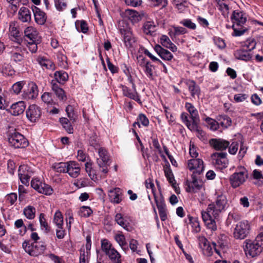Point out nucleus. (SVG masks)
Here are the masks:
<instances>
[{
	"label": "nucleus",
	"mask_w": 263,
	"mask_h": 263,
	"mask_svg": "<svg viewBox=\"0 0 263 263\" xmlns=\"http://www.w3.org/2000/svg\"><path fill=\"white\" fill-rule=\"evenodd\" d=\"M154 49L158 54L164 60L170 61L173 57V54L169 51L163 48L159 45H156Z\"/></svg>",
	"instance_id": "nucleus-24"
},
{
	"label": "nucleus",
	"mask_w": 263,
	"mask_h": 263,
	"mask_svg": "<svg viewBox=\"0 0 263 263\" xmlns=\"http://www.w3.org/2000/svg\"><path fill=\"white\" fill-rule=\"evenodd\" d=\"M39 221L41 226V229L46 233H48L50 231V227L45 217L44 213H41L39 216Z\"/></svg>",
	"instance_id": "nucleus-41"
},
{
	"label": "nucleus",
	"mask_w": 263,
	"mask_h": 263,
	"mask_svg": "<svg viewBox=\"0 0 263 263\" xmlns=\"http://www.w3.org/2000/svg\"><path fill=\"white\" fill-rule=\"evenodd\" d=\"M10 48L11 49L10 51L11 60L16 63L22 62L24 58L23 53L25 49L19 45L11 46Z\"/></svg>",
	"instance_id": "nucleus-11"
},
{
	"label": "nucleus",
	"mask_w": 263,
	"mask_h": 263,
	"mask_svg": "<svg viewBox=\"0 0 263 263\" xmlns=\"http://www.w3.org/2000/svg\"><path fill=\"white\" fill-rule=\"evenodd\" d=\"M107 255L112 263H121V256L120 254L115 249L111 250L105 254Z\"/></svg>",
	"instance_id": "nucleus-31"
},
{
	"label": "nucleus",
	"mask_w": 263,
	"mask_h": 263,
	"mask_svg": "<svg viewBox=\"0 0 263 263\" xmlns=\"http://www.w3.org/2000/svg\"><path fill=\"white\" fill-rule=\"evenodd\" d=\"M210 144L217 151L225 150L230 145L229 141L221 139H212L210 140Z\"/></svg>",
	"instance_id": "nucleus-15"
},
{
	"label": "nucleus",
	"mask_w": 263,
	"mask_h": 263,
	"mask_svg": "<svg viewBox=\"0 0 263 263\" xmlns=\"http://www.w3.org/2000/svg\"><path fill=\"white\" fill-rule=\"evenodd\" d=\"M101 248L105 254L114 248L109 241L105 239L101 241Z\"/></svg>",
	"instance_id": "nucleus-55"
},
{
	"label": "nucleus",
	"mask_w": 263,
	"mask_h": 263,
	"mask_svg": "<svg viewBox=\"0 0 263 263\" xmlns=\"http://www.w3.org/2000/svg\"><path fill=\"white\" fill-rule=\"evenodd\" d=\"M156 25L154 21H146L142 26V30L144 34L152 35L156 30Z\"/></svg>",
	"instance_id": "nucleus-26"
},
{
	"label": "nucleus",
	"mask_w": 263,
	"mask_h": 263,
	"mask_svg": "<svg viewBox=\"0 0 263 263\" xmlns=\"http://www.w3.org/2000/svg\"><path fill=\"white\" fill-rule=\"evenodd\" d=\"M24 85L23 81H20L14 84L12 87V90L16 94H18L23 88Z\"/></svg>",
	"instance_id": "nucleus-63"
},
{
	"label": "nucleus",
	"mask_w": 263,
	"mask_h": 263,
	"mask_svg": "<svg viewBox=\"0 0 263 263\" xmlns=\"http://www.w3.org/2000/svg\"><path fill=\"white\" fill-rule=\"evenodd\" d=\"M232 21L233 23V25H236L238 27H241L246 22L247 18L244 14L240 11H234L231 16Z\"/></svg>",
	"instance_id": "nucleus-16"
},
{
	"label": "nucleus",
	"mask_w": 263,
	"mask_h": 263,
	"mask_svg": "<svg viewBox=\"0 0 263 263\" xmlns=\"http://www.w3.org/2000/svg\"><path fill=\"white\" fill-rule=\"evenodd\" d=\"M39 90L36 84L33 82H29L24 89L23 97L27 100L33 99L37 97Z\"/></svg>",
	"instance_id": "nucleus-9"
},
{
	"label": "nucleus",
	"mask_w": 263,
	"mask_h": 263,
	"mask_svg": "<svg viewBox=\"0 0 263 263\" xmlns=\"http://www.w3.org/2000/svg\"><path fill=\"white\" fill-rule=\"evenodd\" d=\"M55 80L59 83L64 84L68 79V74L64 71H57L54 73Z\"/></svg>",
	"instance_id": "nucleus-34"
},
{
	"label": "nucleus",
	"mask_w": 263,
	"mask_h": 263,
	"mask_svg": "<svg viewBox=\"0 0 263 263\" xmlns=\"http://www.w3.org/2000/svg\"><path fill=\"white\" fill-rule=\"evenodd\" d=\"M119 30L123 36L125 46L128 48L133 47L136 42V39L131 28L125 24V25L121 26Z\"/></svg>",
	"instance_id": "nucleus-5"
},
{
	"label": "nucleus",
	"mask_w": 263,
	"mask_h": 263,
	"mask_svg": "<svg viewBox=\"0 0 263 263\" xmlns=\"http://www.w3.org/2000/svg\"><path fill=\"white\" fill-rule=\"evenodd\" d=\"M234 54L237 59L246 61L250 60L252 57L249 51L243 48L237 50Z\"/></svg>",
	"instance_id": "nucleus-30"
},
{
	"label": "nucleus",
	"mask_w": 263,
	"mask_h": 263,
	"mask_svg": "<svg viewBox=\"0 0 263 263\" xmlns=\"http://www.w3.org/2000/svg\"><path fill=\"white\" fill-rule=\"evenodd\" d=\"M43 182L37 178H33L31 181V186L36 191L39 192Z\"/></svg>",
	"instance_id": "nucleus-64"
},
{
	"label": "nucleus",
	"mask_w": 263,
	"mask_h": 263,
	"mask_svg": "<svg viewBox=\"0 0 263 263\" xmlns=\"http://www.w3.org/2000/svg\"><path fill=\"white\" fill-rule=\"evenodd\" d=\"M149 120L146 116L143 114H140L137 117V121L133 123V126L136 127L137 125L140 127V124H141L143 126L147 127L149 125Z\"/></svg>",
	"instance_id": "nucleus-36"
},
{
	"label": "nucleus",
	"mask_w": 263,
	"mask_h": 263,
	"mask_svg": "<svg viewBox=\"0 0 263 263\" xmlns=\"http://www.w3.org/2000/svg\"><path fill=\"white\" fill-rule=\"evenodd\" d=\"M52 192L53 190L50 185L43 183L39 193L50 195L52 193Z\"/></svg>",
	"instance_id": "nucleus-54"
},
{
	"label": "nucleus",
	"mask_w": 263,
	"mask_h": 263,
	"mask_svg": "<svg viewBox=\"0 0 263 263\" xmlns=\"http://www.w3.org/2000/svg\"><path fill=\"white\" fill-rule=\"evenodd\" d=\"M33 172L32 168L27 165H21L18 170V175L22 183L28 185L30 177L33 175Z\"/></svg>",
	"instance_id": "nucleus-8"
},
{
	"label": "nucleus",
	"mask_w": 263,
	"mask_h": 263,
	"mask_svg": "<svg viewBox=\"0 0 263 263\" xmlns=\"http://www.w3.org/2000/svg\"><path fill=\"white\" fill-rule=\"evenodd\" d=\"M8 141L12 146L16 148H25L29 144L27 139L15 130L9 133Z\"/></svg>",
	"instance_id": "nucleus-4"
},
{
	"label": "nucleus",
	"mask_w": 263,
	"mask_h": 263,
	"mask_svg": "<svg viewBox=\"0 0 263 263\" xmlns=\"http://www.w3.org/2000/svg\"><path fill=\"white\" fill-rule=\"evenodd\" d=\"M24 34L29 41L39 40L38 32L36 29L32 27H28L25 29Z\"/></svg>",
	"instance_id": "nucleus-27"
},
{
	"label": "nucleus",
	"mask_w": 263,
	"mask_h": 263,
	"mask_svg": "<svg viewBox=\"0 0 263 263\" xmlns=\"http://www.w3.org/2000/svg\"><path fill=\"white\" fill-rule=\"evenodd\" d=\"M248 176V171L245 167L242 166L237 167L236 172L229 177L231 186L233 189L238 187L246 181Z\"/></svg>",
	"instance_id": "nucleus-3"
},
{
	"label": "nucleus",
	"mask_w": 263,
	"mask_h": 263,
	"mask_svg": "<svg viewBox=\"0 0 263 263\" xmlns=\"http://www.w3.org/2000/svg\"><path fill=\"white\" fill-rule=\"evenodd\" d=\"M125 15L132 22V23L135 24L141 20L143 16V14H140L134 10L127 9L125 11Z\"/></svg>",
	"instance_id": "nucleus-22"
},
{
	"label": "nucleus",
	"mask_w": 263,
	"mask_h": 263,
	"mask_svg": "<svg viewBox=\"0 0 263 263\" xmlns=\"http://www.w3.org/2000/svg\"><path fill=\"white\" fill-rule=\"evenodd\" d=\"M80 164L74 161H68L67 172L71 177L77 178L80 174Z\"/></svg>",
	"instance_id": "nucleus-13"
},
{
	"label": "nucleus",
	"mask_w": 263,
	"mask_h": 263,
	"mask_svg": "<svg viewBox=\"0 0 263 263\" xmlns=\"http://www.w3.org/2000/svg\"><path fill=\"white\" fill-rule=\"evenodd\" d=\"M18 18L24 23H29L31 20V11L29 8L22 7L18 11Z\"/></svg>",
	"instance_id": "nucleus-23"
},
{
	"label": "nucleus",
	"mask_w": 263,
	"mask_h": 263,
	"mask_svg": "<svg viewBox=\"0 0 263 263\" xmlns=\"http://www.w3.org/2000/svg\"><path fill=\"white\" fill-rule=\"evenodd\" d=\"M92 213V210L88 206H83L79 211V214L81 217H88Z\"/></svg>",
	"instance_id": "nucleus-52"
},
{
	"label": "nucleus",
	"mask_w": 263,
	"mask_h": 263,
	"mask_svg": "<svg viewBox=\"0 0 263 263\" xmlns=\"http://www.w3.org/2000/svg\"><path fill=\"white\" fill-rule=\"evenodd\" d=\"M154 197L158 210L166 209L164 198L161 194H160L159 197H157L156 194H154Z\"/></svg>",
	"instance_id": "nucleus-46"
},
{
	"label": "nucleus",
	"mask_w": 263,
	"mask_h": 263,
	"mask_svg": "<svg viewBox=\"0 0 263 263\" xmlns=\"http://www.w3.org/2000/svg\"><path fill=\"white\" fill-rule=\"evenodd\" d=\"M68 162H60L54 165V168L57 172L66 173Z\"/></svg>",
	"instance_id": "nucleus-53"
},
{
	"label": "nucleus",
	"mask_w": 263,
	"mask_h": 263,
	"mask_svg": "<svg viewBox=\"0 0 263 263\" xmlns=\"http://www.w3.org/2000/svg\"><path fill=\"white\" fill-rule=\"evenodd\" d=\"M15 227L17 228H22V230H20V234L23 235L26 232V227L24 224V222L22 219H18L15 221Z\"/></svg>",
	"instance_id": "nucleus-57"
},
{
	"label": "nucleus",
	"mask_w": 263,
	"mask_h": 263,
	"mask_svg": "<svg viewBox=\"0 0 263 263\" xmlns=\"http://www.w3.org/2000/svg\"><path fill=\"white\" fill-rule=\"evenodd\" d=\"M217 120L219 125H221L224 128H227L232 124V120L227 115H219L217 117Z\"/></svg>",
	"instance_id": "nucleus-38"
},
{
	"label": "nucleus",
	"mask_w": 263,
	"mask_h": 263,
	"mask_svg": "<svg viewBox=\"0 0 263 263\" xmlns=\"http://www.w3.org/2000/svg\"><path fill=\"white\" fill-rule=\"evenodd\" d=\"M256 46V42L253 39H248L243 43L242 45V48L245 49L248 51L254 49Z\"/></svg>",
	"instance_id": "nucleus-50"
},
{
	"label": "nucleus",
	"mask_w": 263,
	"mask_h": 263,
	"mask_svg": "<svg viewBox=\"0 0 263 263\" xmlns=\"http://www.w3.org/2000/svg\"><path fill=\"white\" fill-rule=\"evenodd\" d=\"M97 163L99 167V171L104 175L107 174L108 172V166L110 165L109 162L101 161L100 160H97Z\"/></svg>",
	"instance_id": "nucleus-48"
},
{
	"label": "nucleus",
	"mask_w": 263,
	"mask_h": 263,
	"mask_svg": "<svg viewBox=\"0 0 263 263\" xmlns=\"http://www.w3.org/2000/svg\"><path fill=\"white\" fill-rule=\"evenodd\" d=\"M65 111L66 112L68 117L69 118L70 121L71 123H73L76 122L78 118L77 113L74 109L73 106L68 105L66 107Z\"/></svg>",
	"instance_id": "nucleus-37"
},
{
	"label": "nucleus",
	"mask_w": 263,
	"mask_h": 263,
	"mask_svg": "<svg viewBox=\"0 0 263 263\" xmlns=\"http://www.w3.org/2000/svg\"><path fill=\"white\" fill-rule=\"evenodd\" d=\"M89 145L94 147L96 149H99L100 147L99 139L96 135L90 137L89 139Z\"/></svg>",
	"instance_id": "nucleus-56"
},
{
	"label": "nucleus",
	"mask_w": 263,
	"mask_h": 263,
	"mask_svg": "<svg viewBox=\"0 0 263 263\" xmlns=\"http://www.w3.org/2000/svg\"><path fill=\"white\" fill-rule=\"evenodd\" d=\"M37 61L41 66L44 67L47 69L54 70L55 68V66L53 62L49 59L41 57L39 58Z\"/></svg>",
	"instance_id": "nucleus-35"
},
{
	"label": "nucleus",
	"mask_w": 263,
	"mask_h": 263,
	"mask_svg": "<svg viewBox=\"0 0 263 263\" xmlns=\"http://www.w3.org/2000/svg\"><path fill=\"white\" fill-rule=\"evenodd\" d=\"M205 121L207 123L209 127L213 130H217L219 127V123L215 120L210 118L206 117L205 119Z\"/></svg>",
	"instance_id": "nucleus-51"
},
{
	"label": "nucleus",
	"mask_w": 263,
	"mask_h": 263,
	"mask_svg": "<svg viewBox=\"0 0 263 263\" xmlns=\"http://www.w3.org/2000/svg\"><path fill=\"white\" fill-rule=\"evenodd\" d=\"M25 108V103L24 101H19L11 106L9 111L13 116H18L24 112Z\"/></svg>",
	"instance_id": "nucleus-18"
},
{
	"label": "nucleus",
	"mask_w": 263,
	"mask_h": 263,
	"mask_svg": "<svg viewBox=\"0 0 263 263\" xmlns=\"http://www.w3.org/2000/svg\"><path fill=\"white\" fill-rule=\"evenodd\" d=\"M115 221L124 229L127 230L128 222L125 217L121 213H117L115 216Z\"/></svg>",
	"instance_id": "nucleus-39"
},
{
	"label": "nucleus",
	"mask_w": 263,
	"mask_h": 263,
	"mask_svg": "<svg viewBox=\"0 0 263 263\" xmlns=\"http://www.w3.org/2000/svg\"><path fill=\"white\" fill-rule=\"evenodd\" d=\"M23 247L26 252L30 255L37 256L43 253L46 249V246L43 244L39 243H32L31 246L27 242L23 243Z\"/></svg>",
	"instance_id": "nucleus-6"
},
{
	"label": "nucleus",
	"mask_w": 263,
	"mask_h": 263,
	"mask_svg": "<svg viewBox=\"0 0 263 263\" xmlns=\"http://www.w3.org/2000/svg\"><path fill=\"white\" fill-rule=\"evenodd\" d=\"M182 121L185 124L187 128L190 129V126L193 124V121L192 122L189 120V115L186 112H182L181 114Z\"/></svg>",
	"instance_id": "nucleus-60"
},
{
	"label": "nucleus",
	"mask_w": 263,
	"mask_h": 263,
	"mask_svg": "<svg viewBox=\"0 0 263 263\" xmlns=\"http://www.w3.org/2000/svg\"><path fill=\"white\" fill-rule=\"evenodd\" d=\"M123 192L121 189L115 187L108 191V196L110 201L114 203L118 204L122 201Z\"/></svg>",
	"instance_id": "nucleus-14"
},
{
	"label": "nucleus",
	"mask_w": 263,
	"mask_h": 263,
	"mask_svg": "<svg viewBox=\"0 0 263 263\" xmlns=\"http://www.w3.org/2000/svg\"><path fill=\"white\" fill-rule=\"evenodd\" d=\"M184 222L186 225L190 224L192 228V231L194 233H198L200 231V227L198 221L190 215H188V218L184 219Z\"/></svg>",
	"instance_id": "nucleus-29"
},
{
	"label": "nucleus",
	"mask_w": 263,
	"mask_h": 263,
	"mask_svg": "<svg viewBox=\"0 0 263 263\" xmlns=\"http://www.w3.org/2000/svg\"><path fill=\"white\" fill-rule=\"evenodd\" d=\"M180 24L191 29L194 30L196 28V24L193 23L190 19H184L180 22Z\"/></svg>",
	"instance_id": "nucleus-62"
},
{
	"label": "nucleus",
	"mask_w": 263,
	"mask_h": 263,
	"mask_svg": "<svg viewBox=\"0 0 263 263\" xmlns=\"http://www.w3.org/2000/svg\"><path fill=\"white\" fill-rule=\"evenodd\" d=\"M246 245L244 251L247 256L249 255L254 257L259 255L262 251L263 248V233L260 232L256 237L253 242L250 243L245 241Z\"/></svg>",
	"instance_id": "nucleus-2"
},
{
	"label": "nucleus",
	"mask_w": 263,
	"mask_h": 263,
	"mask_svg": "<svg viewBox=\"0 0 263 263\" xmlns=\"http://www.w3.org/2000/svg\"><path fill=\"white\" fill-rule=\"evenodd\" d=\"M32 10L33 12L36 23L39 25H44L46 21L45 13L36 6L32 7Z\"/></svg>",
	"instance_id": "nucleus-19"
},
{
	"label": "nucleus",
	"mask_w": 263,
	"mask_h": 263,
	"mask_svg": "<svg viewBox=\"0 0 263 263\" xmlns=\"http://www.w3.org/2000/svg\"><path fill=\"white\" fill-rule=\"evenodd\" d=\"M227 203L226 197L223 195H219L217 198L216 204H209L206 211L201 212L203 221L208 229L213 231L217 230L215 219L224 210Z\"/></svg>",
	"instance_id": "nucleus-1"
},
{
	"label": "nucleus",
	"mask_w": 263,
	"mask_h": 263,
	"mask_svg": "<svg viewBox=\"0 0 263 263\" xmlns=\"http://www.w3.org/2000/svg\"><path fill=\"white\" fill-rule=\"evenodd\" d=\"M226 153H215L211 155L212 163L219 169H223L227 167L229 161L227 158Z\"/></svg>",
	"instance_id": "nucleus-7"
},
{
	"label": "nucleus",
	"mask_w": 263,
	"mask_h": 263,
	"mask_svg": "<svg viewBox=\"0 0 263 263\" xmlns=\"http://www.w3.org/2000/svg\"><path fill=\"white\" fill-rule=\"evenodd\" d=\"M153 66L149 63H147L146 65L143 67L146 75L151 79H153Z\"/></svg>",
	"instance_id": "nucleus-61"
},
{
	"label": "nucleus",
	"mask_w": 263,
	"mask_h": 263,
	"mask_svg": "<svg viewBox=\"0 0 263 263\" xmlns=\"http://www.w3.org/2000/svg\"><path fill=\"white\" fill-rule=\"evenodd\" d=\"M60 122L62 124L63 127L69 134H72L73 132V128L71 124V121L66 118H60Z\"/></svg>",
	"instance_id": "nucleus-40"
},
{
	"label": "nucleus",
	"mask_w": 263,
	"mask_h": 263,
	"mask_svg": "<svg viewBox=\"0 0 263 263\" xmlns=\"http://www.w3.org/2000/svg\"><path fill=\"white\" fill-rule=\"evenodd\" d=\"M53 222L55 224L57 228H61L63 227V217L61 212L58 210L54 214Z\"/></svg>",
	"instance_id": "nucleus-43"
},
{
	"label": "nucleus",
	"mask_w": 263,
	"mask_h": 263,
	"mask_svg": "<svg viewBox=\"0 0 263 263\" xmlns=\"http://www.w3.org/2000/svg\"><path fill=\"white\" fill-rule=\"evenodd\" d=\"M24 214L29 219H33L35 215V209L32 206L29 205L24 210Z\"/></svg>",
	"instance_id": "nucleus-44"
},
{
	"label": "nucleus",
	"mask_w": 263,
	"mask_h": 263,
	"mask_svg": "<svg viewBox=\"0 0 263 263\" xmlns=\"http://www.w3.org/2000/svg\"><path fill=\"white\" fill-rule=\"evenodd\" d=\"M51 88L55 95L60 100L65 101L67 97L65 95L64 90L59 86V85L54 81L52 80L51 82Z\"/></svg>",
	"instance_id": "nucleus-25"
},
{
	"label": "nucleus",
	"mask_w": 263,
	"mask_h": 263,
	"mask_svg": "<svg viewBox=\"0 0 263 263\" xmlns=\"http://www.w3.org/2000/svg\"><path fill=\"white\" fill-rule=\"evenodd\" d=\"M40 42V40L36 41H28V49L29 51L32 53H35L37 50V44H39Z\"/></svg>",
	"instance_id": "nucleus-59"
},
{
	"label": "nucleus",
	"mask_w": 263,
	"mask_h": 263,
	"mask_svg": "<svg viewBox=\"0 0 263 263\" xmlns=\"http://www.w3.org/2000/svg\"><path fill=\"white\" fill-rule=\"evenodd\" d=\"M122 90L124 96H126L131 99L134 100L140 104H142V102L139 98L138 93L136 91V88L133 90H130L126 86L122 85Z\"/></svg>",
	"instance_id": "nucleus-17"
},
{
	"label": "nucleus",
	"mask_w": 263,
	"mask_h": 263,
	"mask_svg": "<svg viewBox=\"0 0 263 263\" xmlns=\"http://www.w3.org/2000/svg\"><path fill=\"white\" fill-rule=\"evenodd\" d=\"M185 108L190 113V118L192 121H193V123L198 122L199 121L198 111L195 106L191 103L186 102Z\"/></svg>",
	"instance_id": "nucleus-21"
},
{
	"label": "nucleus",
	"mask_w": 263,
	"mask_h": 263,
	"mask_svg": "<svg viewBox=\"0 0 263 263\" xmlns=\"http://www.w3.org/2000/svg\"><path fill=\"white\" fill-rule=\"evenodd\" d=\"M188 167L190 171L194 170L193 173L200 174L203 171V161L201 159H193L189 160Z\"/></svg>",
	"instance_id": "nucleus-12"
},
{
	"label": "nucleus",
	"mask_w": 263,
	"mask_h": 263,
	"mask_svg": "<svg viewBox=\"0 0 263 263\" xmlns=\"http://www.w3.org/2000/svg\"><path fill=\"white\" fill-rule=\"evenodd\" d=\"M192 181L188 183L186 190L188 192H195V190H200L202 186V182L201 180H198L195 173L192 175Z\"/></svg>",
	"instance_id": "nucleus-20"
},
{
	"label": "nucleus",
	"mask_w": 263,
	"mask_h": 263,
	"mask_svg": "<svg viewBox=\"0 0 263 263\" xmlns=\"http://www.w3.org/2000/svg\"><path fill=\"white\" fill-rule=\"evenodd\" d=\"M76 25L79 31H81L83 33H86L88 31V28L87 24L84 21L77 22Z\"/></svg>",
	"instance_id": "nucleus-58"
},
{
	"label": "nucleus",
	"mask_w": 263,
	"mask_h": 263,
	"mask_svg": "<svg viewBox=\"0 0 263 263\" xmlns=\"http://www.w3.org/2000/svg\"><path fill=\"white\" fill-rule=\"evenodd\" d=\"M190 130L196 132L197 136L200 139H202L205 136V133L199 127L198 122L194 123L190 126Z\"/></svg>",
	"instance_id": "nucleus-45"
},
{
	"label": "nucleus",
	"mask_w": 263,
	"mask_h": 263,
	"mask_svg": "<svg viewBox=\"0 0 263 263\" xmlns=\"http://www.w3.org/2000/svg\"><path fill=\"white\" fill-rule=\"evenodd\" d=\"M98 154L99 158H97V160H100L103 162H109V156L107 151L104 147H99L98 149Z\"/></svg>",
	"instance_id": "nucleus-42"
},
{
	"label": "nucleus",
	"mask_w": 263,
	"mask_h": 263,
	"mask_svg": "<svg viewBox=\"0 0 263 263\" xmlns=\"http://www.w3.org/2000/svg\"><path fill=\"white\" fill-rule=\"evenodd\" d=\"M26 117L28 119L32 122H36L41 117V110L40 108L36 105H30L26 111Z\"/></svg>",
	"instance_id": "nucleus-10"
},
{
	"label": "nucleus",
	"mask_w": 263,
	"mask_h": 263,
	"mask_svg": "<svg viewBox=\"0 0 263 263\" xmlns=\"http://www.w3.org/2000/svg\"><path fill=\"white\" fill-rule=\"evenodd\" d=\"M249 230L250 225L248 221L245 220L240 221L236 224L234 231L236 232V234H238V233H247L248 234Z\"/></svg>",
	"instance_id": "nucleus-33"
},
{
	"label": "nucleus",
	"mask_w": 263,
	"mask_h": 263,
	"mask_svg": "<svg viewBox=\"0 0 263 263\" xmlns=\"http://www.w3.org/2000/svg\"><path fill=\"white\" fill-rule=\"evenodd\" d=\"M187 32V30L182 27H174L173 30L170 32V35L172 37H176L179 35L185 34Z\"/></svg>",
	"instance_id": "nucleus-49"
},
{
	"label": "nucleus",
	"mask_w": 263,
	"mask_h": 263,
	"mask_svg": "<svg viewBox=\"0 0 263 263\" xmlns=\"http://www.w3.org/2000/svg\"><path fill=\"white\" fill-rule=\"evenodd\" d=\"M160 43L162 46L170 49L173 52H175L177 50L176 46L171 41L169 37L166 35H162L160 38Z\"/></svg>",
	"instance_id": "nucleus-28"
},
{
	"label": "nucleus",
	"mask_w": 263,
	"mask_h": 263,
	"mask_svg": "<svg viewBox=\"0 0 263 263\" xmlns=\"http://www.w3.org/2000/svg\"><path fill=\"white\" fill-rule=\"evenodd\" d=\"M186 84L192 97L195 98V96H199L200 92V88L195 81L189 80L186 82Z\"/></svg>",
	"instance_id": "nucleus-32"
},
{
	"label": "nucleus",
	"mask_w": 263,
	"mask_h": 263,
	"mask_svg": "<svg viewBox=\"0 0 263 263\" xmlns=\"http://www.w3.org/2000/svg\"><path fill=\"white\" fill-rule=\"evenodd\" d=\"M164 170L165 176L166 177L167 180L170 183H171L173 187L176 188V186L175 185V180L174 179V177L171 169L170 168V167H166L164 168Z\"/></svg>",
	"instance_id": "nucleus-47"
}]
</instances>
